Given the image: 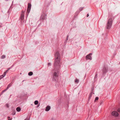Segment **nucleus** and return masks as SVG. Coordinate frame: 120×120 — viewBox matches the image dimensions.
<instances>
[{
	"instance_id": "obj_23",
	"label": "nucleus",
	"mask_w": 120,
	"mask_h": 120,
	"mask_svg": "<svg viewBox=\"0 0 120 120\" xmlns=\"http://www.w3.org/2000/svg\"><path fill=\"white\" fill-rule=\"evenodd\" d=\"M10 69V68H9L6 71V72H7Z\"/></svg>"
},
{
	"instance_id": "obj_20",
	"label": "nucleus",
	"mask_w": 120,
	"mask_h": 120,
	"mask_svg": "<svg viewBox=\"0 0 120 120\" xmlns=\"http://www.w3.org/2000/svg\"><path fill=\"white\" fill-rule=\"evenodd\" d=\"M117 111L119 112H120V108H118L117 110Z\"/></svg>"
},
{
	"instance_id": "obj_14",
	"label": "nucleus",
	"mask_w": 120,
	"mask_h": 120,
	"mask_svg": "<svg viewBox=\"0 0 120 120\" xmlns=\"http://www.w3.org/2000/svg\"><path fill=\"white\" fill-rule=\"evenodd\" d=\"M4 77V75H2L0 76V80L2 78Z\"/></svg>"
},
{
	"instance_id": "obj_17",
	"label": "nucleus",
	"mask_w": 120,
	"mask_h": 120,
	"mask_svg": "<svg viewBox=\"0 0 120 120\" xmlns=\"http://www.w3.org/2000/svg\"><path fill=\"white\" fill-rule=\"evenodd\" d=\"M68 37V36H67V38H66V39L65 41L64 42V43L65 44H66L67 43V38Z\"/></svg>"
},
{
	"instance_id": "obj_28",
	"label": "nucleus",
	"mask_w": 120,
	"mask_h": 120,
	"mask_svg": "<svg viewBox=\"0 0 120 120\" xmlns=\"http://www.w3.org/2000/svg\"><path fill=\"white\" fill-rule=\"evenodd\" d=\"M8 118L9 119V118H10V117H9L8 116Z\"/></svg>"
},
{
	"instance_id": "obj_6",
	"label": "nucleus",
	"mask_w": 120,
	"mask_h": 120,
	"mask_svg": "<svg viewBox=\"0 0 120 120\" xmlns=\"http://www.w3.org/2000/svg\"><path fill=\"white\" fill-rule=\"evenodd\" d=\"M24 11H22L21 14L20 18L22 20H23L24 19Z\"/></svg>"
},
{
	"instance_id": "obj_22",
	"label": "nucleus",
	"mask_w": 120,
	"mask_h": 120,
	"mask_svg": "<svg viewBox=\"0 0 120 120\" xmlns=\"http://www.w3.org/2000/svg\"><path fill=\"white\" fill-rule=\"evenodd\" d=\"M6 106L8 107V108L9 107V106H8V104H7L6 105Z\"/></svg>"
},
{
	"instance_id": "obj_13",
	"label": "nucleus",
	"mask_w": 120,
	"mask_h": 120,
	"mask_svg": "<svg viewBox=\"0 0 120 120\" xmlns=\"http://www.w3.org/2000/svg\"><path fill=\"white\" fill-rule=\"evenodd\" d=\"M79 81V79H76L75 81V82L76 83H78Z\"/></svg>"
},
{
	"instance_id": "obj_30",
	"label": "nucleus",
	"mask_w": 120,
	"mask_h": 120,
	"mask_svg": "<svg viewBox=\"0 0 120 120\" xmlns=\"http://www.w3.org/2000/svg\"><path fill=\"white\" fill-rule=\"evenodd\" d=\"M8 120H11V119H9Z\"/></svg>"
},
{
	"instance_id": "obj_27",
	"label": "nucleus",
	"mask_w": 120,
	"mask_h": 120,
	"mask_svg": "<svg viewBox=\"0 0 120 120\" xmlns=\"http://www.w3.org/2000/svg\"><path fill=\"white\" fill-rule=\"evenodd\" d=\"M24 120H29L28 119H25Z\"/></svg>"
},
{
	"instance_id": "obj_12",
	"label": "nucleus",
	"mask_w": 120,
	"mask_h": 120,
	"mask_svg": "<svg viewBox=\"0 0 120 120\" xmlns=\"http://www.w3.org/2000/svg\"><path fill=\"white\" fill-rule=\"evenodd\" d=\"M33 74V73L32 72H30L28 73V75L30 76L32 75Z\"/></svg>"
},
{
	"instance_id": "obj_24",
	"label": "nucleus",
	"mask_w": 120,
	"mask_h": 120,
	"mask_svg": "<svg viewBox=\"0 0 120 120\" xmlns=\"http://www.w3.org/2000/svg\"><path fill=\"white\" fill-rule=\"evenodd\" d=\"M91 94H90V96H89V98H90V97H91Z\"/></svg>"
},
{
	"instance_id": "obj_1",
	"label": "nucleus",
	"mask_w": 120,
	"mask_h": 120,
	"mask_svg": "<svg viewBox=\"0 0 120 120\" xmlns=\"http://www.w3.org/2000/svg\"><path fill=\"white\" fill-rule=\"evenodd\" d=\"M55 62L54 64V66L55 68L58 69L60 66V55L58 52H56L55 54Z\"/></svg>"
},
{
	"instance_id": "obj_26",
	"label": "nucleus",
	"mask_w": 120,
	"mask_h": 120,
	"mask_svg": "<svg viewBox=\"0 0 120 120\" xmlns=\"http://www.w3.org/2000/svg\"><path fill=\"white\" fill-rule=\"evenodd\" d=\"M7 90V89H6V90H3V92H4V91H5L6 90Z\"/></svg>"
},
{
	"instance_id": "obj_11",
	"label": "nucleus",
	"mask_w": 120,
	"mask_h": 120,
	"mask_svg": "<svg viewBox=\"0 0 120 120\" xmlns=\"http://www.w3.org/2000/svg\"><path fill=\"white\" fill-rule=\"evenodd\" d=\"M16 110L18 112L20 111L21 110V109L19 107H18L16 108Z\"/></svg>"
},
{
	"instance_id": "obj_18",
	"label": "nucleus",
	"mask_w": 120,
	"mask_h": 120,
	"mask_svg": "<svg viewBox=\"0 0 120 120\" xmlns=\"http://www.w3.org/2000/svg\"><path fill=\"white\" fill-rule=\"evenodd\" d=\"M11 86V85H10V84H9L8 86H7V88H6V89H8V88L9 87H10Z\"/></svg>"
},
{
	"instance_id": "obj_5",
	"label": "nucleus",
	"mask_w": 120,
	"mask_h": 120,
	"mask_svg": "<svg viewBox=\"0 0 120 120\" xmlns=\"http://www.w3.org/2000/svg\"><path fill=\"white\" fill-rule=\"evenodd\" d=\"M92 55V53H90L89 54L87 55L86 57V59L87 60V59L91 60L92 58L91 56V55Z\"/></svg>"
},
{
	"instance_id": "obj_10",
	"label": "nucleus",
	"mask_w": 120,
	"mask_h": 120,
	"mask_svg": "<svg viewBox=\"0 0 120 120\" xmlns=\"http://www.w3.org/2000/svg\"><path fill=\"white\" fill-rule=\"evenodd\" d=\"M58 74L56 72H55L54 73V76L55 77H57L58 76Z\"/></svg>"
},
{
	"instance_id": "obj_15",
	"label": "nucleus",
	"mask_w": 120,
	"mask_h": 120,
	"mask_svg": "<svg viewBox=\"0 0 120 120\" xmlns=\"http://www.w3.org/2000/svg\"><path fill=\"white\" fill-rule=\"evenodd\" d=\"M34 104L35 105H37L38 104V101H34Z\"/></svg>"
},
{
	"instance_id": "obj_3",
	"label": "nucleus",
	"mask_w": 120,
	"mask_h": 120,
	"mask_svg": "<svg viewBox=\"0 0 120 120\" xmlns=\"http://www.w3.org/2000/svg\"><path fill=\"white\" fill-rule=\"evenodd\" d=\"M112 115L115 116H118L119 114L116 111H114L112 113Z\"/></svg>"
},
{
	"instance_id": "obj_2",
	"label": "nucleus",
	"mask_w": 120,
	"mask_h": 120,
	"mask_svg": "<svg viewBox=\"0 0 120 120\" xmlns=\"http://www.w3.org/2000/svg\"><path fill=\"white\" fill-rule=\"evenodd\" d=\"M112 24V19L110 18L109 19L107 24L106 28L107 29H109L111 27Z\"/></svg>"
},
{
	"instance_id": "obj_9",
	"label": "nucleus",
	"mask_w": 120,
	"mask_h": 120,
	"mask_svg": "<svg viewBox=\"0 0 120 120\" xmlns=\"http://www.w3.org/2000/svg\"><path fill=\"white\" fill-rule=\"evenodd\" d=\"M107 69L105 67H104L103 70V73H105L107 72Z\"/></svg>"
},
{
	"instance_id": "obj_16",
	"label": "nucleus",
	"mask_w": 120,
	"mask_h": 120,
	"mask_svg": "<svg viewBox=\"0 0 120 120\" xmlns=\"http://www.w3.org/2000/svg\"><path fill=\"white\" fill-rule=\"evenodd\" d=\"M5 56L4 55H3L1 57V58L2 59H4L5 58Z\"/></svg>"
},
{
	"instance_id": "obj_7",
	"label": "nucleus",
	"mask_w": 120,
	"mask_h": 120,
	"mask_svg": "<svg viewBox=\"0 0 120 120\" xmlns=\"http://www.w3.org/2000/svg\"><path fill=\"white\" fill-rule=\"evenodd\" d=\"M46 16V15H45V14H44L41 15V19H44L45 18Z\"/></svg>"
},
{
	"instance_id": "obj_21",
	"label": "nucleus",
	"mask_w": 120,
	"mask_h": 120,
	"mask_svg": "<svg viewBox=\"0 0 120 120\" xmlns=\"http://www.w3.org/2000/svg\"><path fill=\"white\" fill-rule=\"evenodd\" d=\"M98 97H96L95 98V101L96 100H98Z\"/></svg>"
},
{
	"instance_id": "obj_19",
	"label": "nucleus",
	"mask_w": 120,
	"mask_h": 120,
	"mask_svg": "<svg viewBox=\"0 0 120 120\" xmlns=\"http://www.w3.org/2000/svg\"><path fill=\"white\" fill-rule=\"evenodd\" d=\"M6 73H7L5 71L4 72V74L3 75H4V76H5L6 75Z\"/></svg>"
},
{
	"instance_id": "obj_25",
	"label": "nucleus",
	"mask_w": 120,
	"mask_h": 120,
	"mask_svg": "<svg viewBox=\"0 0 120 120\" xmlns=\"http://www.w3.org/2000/svg\"><path fill=\"white\" fill-rule=\"evenodd\" d=\"M89 16V15L88 14L87 15V17H88Z\"/></svg>"
},
{
	"instance_id": "obj_33",
	"label": "nucleus",
	"mask_w": 120,
	"mask_h": 120,
	"mask_svg": "<svg viewBox=\"0 0 120 120\" xmlns=\"http://www.w3.org/2000/svg\"><path fill=\"white\" fill-rule=\"evenodd\" d=\"M38 106H39L38 105Z\"/></svg>"
},
{
	"instance_id": "obj_8",
	"label": "nucleus",
	"mask_w": 120,
	"mask_h": 120,
	"mask_svg": "<svg viewBox=\"0 0 120 120\" xmlns=\"http://www.w3.org/2000/svg\"><path fill=\"white\" fill-rule=\"evenodd\" d=\"M51 109L50 107L49 106H47L46 108L45 111H49Z\"/></svg>"
},
{
	"instance_id": "obj_29",
	"label": "nucleus",
	"mask_w": 120,
	"mask_h": 120,
	"mask_svg": "<svg viewBox=\"0 0 120 120\" xmlns=\"http://www.w3.org/2000/svg\"><path fill=\"white\" fill-rule=\"evenodd\" d=\"M50 64L49 63L48 64V65H49Z\"/></svg>"
},
{
	"instance_id": "obj_4",
	"label": "nucleus",
	"mask_w": 120,
	"mask_h": 120,
	"mask_svg": "<svg viewBox=\"0 0 120 120\" xmlns=\"http://www.w3.org/2000/svg\"><path fill=\"white\" fill-rule=\"evenodd\" d=\"M31 7V4L30 3H28V6L27 9V13H29L30 11Z\"/></svg>"
},
{
	"instance_id": "obj_31",
	"label": "nucleus",
	"mask_w": 120,
	"mask_h": 120,
	"mask_svg": "<svg viewBox=\"0 0 120 120\" xmlns=\"http://www.w3.org/2000/svg\"><path fill=\"white\" fill-rule=\"evenodd\" d=\"M38 106H39L38 105Z\"/></svg>"
},
{
	"instance_id": "obj_32",
	"label": "nucleus",
	"mask_w": 120,
	"mask_h": 120,
	"mask_svg": "<svg viewBox=\"0 0 120 120\" xmlns=\"http://www.w3.org/2000/svg\"><path fill=\"white\" fill-rule=\"evenodd\" d=\"M38 106H39L38 105Z\"/></svg>"
}]
</instances>
